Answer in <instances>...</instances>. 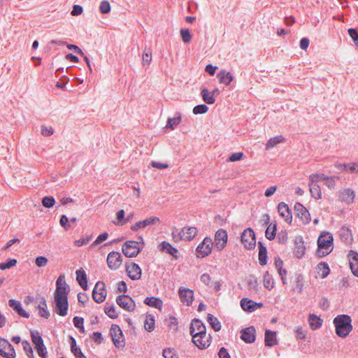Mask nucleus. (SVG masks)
<instances>
[{
    "instance_id": "50",
    "label": "nucleus",
    "mask_w": 358,
    "mask_h": 358,
    "mask_svg": "<svg viewBox=\"0 0 358 358\" xmlns=\"http://www.w3.org/2000/svg\"><path fill=\"white\" fill-rule=\"evenodd\" d=\"M55 203V200L52 196H45L42 199V204L45 208H52Z\"/></svg>"
},
{
    "instance_id": "29",
    "label": "nucleus",
    "mask_w": 358,
    "mask_h": 358,
    "mask_svg": "<svg viewBox=\"0 0 358 358\" xmlns=\"http://www.w3.org/2000/svg\"><path fill=\"white\" fill-rule=\"evenodd\" d=\"M144 303L150 307H154L159 310H162L163 306L162 301L155 296L146 297L144 300Z\"/></svg>"
},
{
    "instance_id": "16",
    "label": "nucleus",
    "mask_w": 358,
    "mask_h": 358,
    "mask_svg": "<svg viewBox=\"0 0 358 358\" xmlns=\"http://www.w3.org/2000/svg\"><path fill=\"white\" fill-rule=\"evenodd\" d=\"M178 294L181 301L186 306L192 305L194 299V292L189 288H180Z\"/></svg>"
},
{
    "instance_id": "53",
    "label": "nucleus",
    "mask_w": 358,
    "mask_h": 358,
    "mask_svg": "<svg viewBox=\"0 0 358 358\" xmlns=\"http://www.w3.org/2000/svg\"><path fill=\"white\" fill-rule=\"evenodd\" d=\"M327 176L323 173H313L309 176V181L317 183L320 180H324Z\"/></svg>"
},
{
    "instance_id": "40",
    "label": "nucleus",
    "mask_w": 358,
    "mask_h": 358,
    "mask_svg": "<svg viewBox=\"0 0 358 358\" xmlns=\"http://www.w3.org/2000/svg\"><path fill=\"white\" fill-rule=\"evenodd\" d=\"M31 337L33 343L35 345V347H39L43 344V340L40 334V333L37 331H31Z\"/></svg>"
},
{
    "instance_id": "3",
    "label": "nucleus",
    "mask_w": 358,
    "mask_h": 358,
    "mask_svg": "<svg viewBox=\"0 0 358 358\" xmlns=\"http://www.w3.org/2000/svg\"><path fill=\"white\" fill-rule=\"evenodd\" d=\"M332 245V235L329 232H322L317 239V256L323 257L329 255L333 250Z\"/></svg>"
},
{
    "instance_id": "17",
    "label": "nucleus",
    "mask_w": 358,
    "mask_h": 358,
    "mask_svg": "<svg viewBox=\"0 0 358 358\" xmlns=\"http://www.w3.org/2000/svg\"><path fill=\"white\" fill-rule=\"evenodd\" d=\"M201 334H207L206 326L200 320L194 319L190 325V334L193 336Z\"/></svg>"
},
{
    "instance_id": "48",
    "label": "nucleus",
    "mask_w": 358,
    "mask_h": 358,
    "mask_svg": "<svg viewBox=\"0 0 358 358\" xmlns=\"http://www.w3.org/2000/svg\"><path fill=\"white\" fill-rule=\"evenodd\" d=\"M145 227L155 225L160 222V219L158 217L151 216L143 220Z\"/></svg>"
},
{
    "instance_id": "44",
    "label": "nucleus",
    "mask_w": 358,
    "mask_h": 358,
    "mask_svg": "<svg viewBox=\"0 0 358 358\" xmlns=\"http://www.w3.org/2000/svg\"><path fill=\"white\" fill-rule=\"evenodd\" d=\"M104 311L106 314L110 318L115 319L118 317V313L113 305H108L105 306Z\"/></svg>"
},
{
    "instance_id": "52",
    "label": "nucleus",
    "mask_w": 358,
    "mask_h": 358,
    "mask_svg": "<svg viewBox=\"0 0 358 358\" xmlns=\"http://www.w3.org/2000/svg\"><path fill=\"white\" fill-rule=\"evenodd\" d=\"M83 324H84L83 318L78 317V316H76V317H73V324H74V326L76 328L79 329L80 330V331L83 332V333L85 332Z\"/></svg>"
},
{
    "instance_id": "31",
    "label": "nucleus",
    "mask_w": 358,
    "mask_h": 358,
    "mask_svg": "<svg viewBox=\"0 0 358 358\" xmlns=\"http://www.w3.org/2000/svg\"><path fill=\"white\" fill-rule=\"evenodd\" d=\"M259 263L260 265L264 266L267 264V250L266 248L264 246L263 243L259 242Z\"/></svg>"
},
{
    "instance_id": "43",
    "label": "nucleus",
    "mask_w": 358,
    "mask_h": 358,
    "mask_svg": "<svg viewBox=\"0 0 358 358\" xmlns=\"http://www.w3.org/2000/svg\"><path fill=\"white\" fill-rule=\"evenodd\" d=\"M264 306L262 302H255L252 299H248V313H252L258 308H261Z\"/></svg>"
},
{
    "instance_id": "7",
    "label": "nucleus",
    "mask_w": 358,
    "mask_h": 358,
    "mask_svg": "<svg viewBox=\"0 0 358 358\" xmlns=\"http://www.w3.org/2000/svg\"><path fill=\"white\" fill-rule=\"evenodd\" d=\"M110 334L115 347L118 348L124 347L125 342L124 336L119 326L113 324L110 327Z\"/></svg>"
},
{
    "instance_id": "35",
    "label": "nucleus",
    "mask_w": 358,
    "mask_h": 358,
    "mask_svg": "<svg viewBox=\"0 0 358 358\" xmlns=\"http://www.w3.org/2000/svg\"><path fill=\"white\" fill-rule=\"evenodd\" d=\"M155 317L152 315H146L145 321H144L145 329L149 332H151L155 329Z\"/></svg>"
},
{
    "instance_id": "5",
    "label": "nucleus",
    "mask_w": 358,
    "mask_h": 358,
    "mask_svg": "<svg viewBox=\"0 0 358 358\" xmlns=\"http://www.w3.org/2000/svg\"><path fill=\"white\" fill-rule=\"evenodd\" d=\"M139 241H128L122 247L124 255L127 257H136L143 249L145 242L142 236H140Z\"/></svg>"
},
{
    "instance_id": "51",
    "label": "nucleus",
    "mask_w": 358,
    "mask_h": 358,
    "mask_svg": "<svg viewBox=\"0 0 358 358\" xmlns=\"http://www.w3.org/2000/svg\"><path fill=\"white\" fill-rule=\"evenodd\" d=\"M110 4L107 0L102 1L99 6V10L103 14L108 13L110 11Z\"/></svg>"
},
{
    "instance_id": "22",
    "label": "nucleus",
    "mask_w": 358,
    "mask_h": 358,
    "mask_svg": "<svg viewBox=\"0 0 358 358\" xmlns=\"http://www.w3.org/2000/svg\"><path fill=\"white\" fill-rule=\"evenodd\" d=\"M217 77L219 79L220 83L227 86L229 85L234 79L232 74L229 71H227L224 69H222L217 73Z\"/></svg>"
},
{
    "instance_id": "26",
    "label": "nucleus",
    "mask_w": 358,
    "mask_h": 358,
    "mask_svg": "<svg viewBox=\"0 0 358 358\" xmlns=\"http://www.w3.org/2000/svg\"><path fill=\"white\" fill-rule=\"evenodd\" d=\"M285 138L282 135H278L271 138L265 145L266 150H270L273 148L277 145L284 143Z\"/></svg>"
},
{
    "instance_id": "2",
    "label": "nucleus",
    "mask_w": 358,
    "mask_h": 358,
    "mask_svg": "<svg viewBox=\"0 0 358 358\" xmlns=\"http://www.w3.org/2000/svg\"><path fill=\"white\" fill-rule=\"evenodd\" d=\"M351 317L348 315H339L333 321L336 334L341 338H346L352 330Z\"/></svg>"
},
{
    "instance_id": "41",
    "label": "nucleus",
    "mask_w": 358,
    "mask_h": 358,
    "mask_svg": "<svg viewBox=\"0 0 358 358\" xmlns=\"http://www.w3.org/2000/svg\"><path fill=\"white\" fill-rule=\"evenodd\" d=\"M252 290L255 294H257L259 292V283L252 275L248 278V289Z\"/></svg>"
},
{
    "instance_id": "8",
    "label": "nucleus",
    "mask_w": 358,
    "mask_h": 358,
    "mask_svg": "<svg viewBox=\"0 0 358 358\" xmlns=\"http://www.w3.org/2000/svg\"><path fill=\"white\" fill-rule=\"evenodd\" d=\"M192 342L200 350L207 349L211 344L212 336L210 334L193 335Z\"/></svg>"
},
{
    "instance_id": "33",
    "label": "nucleus",
    "mask_w": 358,
    "mask_h": 358,
    "mask_svg": "<svg viewBox=\"0 0 358 358\" xmlns=\"http://www.w3.org/2000/svg\"><path fill=\"white\" fill-rule=\"evenodd\" d=\"M317 273L322 278H326L330 272L329 265L326 262H321L317 266Z\"/></svg>"
},
{
    "instance_id": "37",
    "label": "nucleus",
    "mask_w": 358,
    "mask_h": 358,
    "mask_svg": "<svg viewBox=\"0 0 358 358\" xmlns=\"http://www.w3.org/2000/svg\"><path fill=\"white\" fill-rule=\"evenodd\" d=\"M160 249L162 250L166 251L169 255L173 257H176L178 251L176 248L173 247L169 243L166 241H162L160 245Z\"/></svg>"
},
{
    "instance_id": "62",
    "label": "nucleus",
    "mask_w": 358,
    "mask_h": 358,
    "mask_svg": "<svg viewBox=\"0 0 358 358\" xmlns=\"http://www.w3.org/2000/svg\"><path fill=\"white\" fill-rule=\"evenodd\" d=\"M296 289L299 292H301L303 288V278L301 275H299L296 278Z\"/></svg>"
},
{
    "instance_id": "6",
    "label": "nucleus",
    "mask_w": 358,
    "mask_h": 358,
    "mask_svg": "<svg viewBox=\"0 0 358 358\" xmlns=\"http://www.w3.org/2000/svg\"><path fill=\"white\" fill-rule=\"evenodd\" d=\"M213 245L212 239L206 236L203 241L198 245L196 249V256L198 258H204L208 256L211 253Z\"/></svg>"
},
{
    "instance_id": "20",
    "label": "nucleus",
    "mask_w": 358,
    "mask_h": 358,
    "mask_svg": "<svg viewBox=\"0 0 358 358\" xmlns=\"http://www.w3.org/2000/svg\"><path fill=\"white\" fill-rule=\"evenodd\" d=\"M348 257L352 273L355 276L358 277V253L353 250H350Z\"/></svg>"
},
{
    "instance_id": "14",
    "label": "nucleus",
    "mask_w": 358,
    "mask_h": 358,
    "mask_svg": "<svg viewBox=\"0 0 358 358\" xmlns=\"http://www.w3.org/2000/svg\"><path fill=\"white\" fill-rule=\"evenodd\" d=\"M228 236L227 231L223 229L217 230L215 234V246L218 250H223L227 243Z\"/></svg>"
},
{
    "instance_id": "30",
    "label": "nucleus",
    "mask_w": 358,
    "mask_h": 358,
    "mask_svg": "<svg viewBox=\"0 0 358 358\" xmlns=\"http://www.w3.org/2000/svg\"><path fill=\"white\" fill-rule=\"evenodd\" d=\"M277 344L276 333L271 330H266L265 332V345L272 347Z\"/></svg>"
},
{
    "instance_id": "18",
    "label": "nucleus",
    "mask_w": 358,
    "mask_h": 358,
    "mask_svg": "<svg viewBox=\"0 0 358 358\" xmlns=\"http://www.w3.org/2000/svg\"><path fill=\"white\" fill-rule=\"evenodd\" d=\"M338 195L341 201L350 204L354 202L355 192L350 188H346L339 191Z\"/></svg>"
},
{
    "instance_id": "24",
    "label": "nucleus",
    "mask_w": 358,
    "mask_h": 358,
    "mask_svg": "<svg viewBox=\"0 0 358 358\" xmlns=\"http://www.w3.org/2000/svg\"><path fill=\"white\" fill-rule=\"evenodd\" d=\"M76 280L78 284L83 289L87 288V280L85 271L83 268H80L76 271Z\"/></svg>"
},
{
    "instance_id": "11",
    "label": "nucleus",
    "mask_w": 358,
    "mask_h": 358,
    "mask_svg": "<svg viewBox=\"0 0 358 358\" xmlns=\"http://www.w3.org/2000/svg\"><path fill=\"white\" fill-rule=\"evenodd\" d=\"M106 296V291L105 289V284L103 282H97L92 292V297L95 302H103Z\"/></svg>"
},
{
    "instance_id": "39",
    "label": "nucleus",
    "mask_w": 358,
    "mask_h": 358,
    "mask_svg": "<svg viewBox=\"0 0 358 358\" xmlns=\"http://www.w3.org/2000/svg\"><path fill=\"white\" fill-rule=\"evenodd\" d=\"M71 352L76 358H86L83 354L80 348L76 345V340L71 337Z\"/></svg>"
},
{
    "instance_id": "56",
    "label": "nucleus",
    "mask_w": 358,
    "mask_h": 358,
    "mask_svg": "<svg viewBox=\"0 0 358 358\" xmlns=\"http://www.w3.org/2000/svg\"><path fill=\"white\" fill-rule=\"evenodd\" d=\"M108 234L106 232H104V233L99 235L98 237L96 238V239L91 245V247H95L97 245L101 243L102 242L106 241L108 238Z\"/></svg>"
},
{
    "instance_id": "27",
    "label": "nucleus",
    "mask_w": 358,
    "mask_h": 358,
    "mask_svg": "<svg viewBox=\"0 0 358 358\" xmlns=\"http://www.w3.org/2000/svg\"><path fill=\"white\" fill-rule=\"evenodd\" d=\"M263 285L264 287L268 289L271 290L274 288L275 282L271 274L269 273L268 271H266L263 275Z\"/></svg>"
},
{
    "instance_id": "23",
    "label": "nucleus",
    "mask_w": 358,
    "mask_h": 358,
    "mask_svg": "<svg viewBox=\"0 0 358 358\" xmlns=\"http://www.w3.org/2000/svg\"><path fill=\"white\" fill-rule=\"evenodd\" d=\"M37 308L38 309V315L45 319H48L50 316V313L48 310L46 301L44 297L40 298Z\"/></svg>"
},
{
    "instance_id": "36",
    "label": "nucleus",
    "mask_w": 358,
    "mask_h": 358,
    "mask_svg": "<svg viewBox=\"0 0 358 358\" xmlns=\"http://www.w3.org/2000/svg\"><path fill=\"white\" fill-rule=\"evenodd\" d=\"M176 114L178 115L177 117L173 118L169 117L167 120L166 128L173 130L180 123L182 120L181 115L180 113H177Z\"/></svg>"
},
{
    "instance_id": "45",
    "label": "nucleus",
    "mask_w": 358,
    "mask_h": 358,
    "mask_svg": "<svg viewBox=\"0 0 358 358\" xmlns=\"http://www.w3.org/2000/svg\"><path fill=\"white\" fill-rule=\"evenodd\" d=\"M22 346L28 357L34 358L32 348L27 341H23L22 342Z\"/></svg>"
},
{
    "instance_id": "19",
    "label": "nucleus",
    "mask_w": 358,
    "mask_h": 358,
    "mask_svg": "<svg viewBox=\"0 0 358 358\" xmlns=\"http://www.w3.org/2000/svg\"><path fill=\"white\" fill-rule=\"evenodd\" d=\"M278 210L280 215L283 217L285 222L291 223L292 220V215L288 206L284 203L280 202L278 206Z\"/></svg>"
},
{
    "instance_id": "15",
    "label": "nucleus",
    "mask_w": 358,
    "mask_h": 358,
    "mask_svg": "<svg viewBox=\"0 0 358 358\" xmlns=\"http://www.w3.org/2000/svg\"><path fill=\"white\" fill-rule=\"evenodd\" d=\"M126 271L129 277L133 280H138L141 277V268L134 262L126 264Z\"/></svg>"
},
{
    "instance_id": "32",
    "label": "nucleus",
    "mask_w": 358,
    "mask_h": 358,
    "mask_svg": "<svg viewBox=\"0 0 358 358\" xmlns=\"http://www.w3.org/2000/svg\"><path fill=\"white\" fill-rule=\"evenodd\" d=\"M340 236L347 243H351L352 241V231L348 227L343 226L341 227L340 229Z\"/></svg>"
},
{
    "instance_id": "4",
    "label": "nucleus",
    "mask_w": 358,
    "mask_h": 358,
    "mask_svg": "<svg viewBox=\"0 0 358 358\" xmlns=\"http://www.w3.org/2000/svg\"><path fill=\"white\" fill-rule=\"evenodd\" d=\"M197 234V228L189 226L184 227L180 230L174 228L171 232L172 240L175 243H178L180 241H192Z\"/></svg>"
},
{
    "instance_id": "57",
    "label": "nucleus",
    "mask_w": 358,
    "mask_h": 358,
    "mask_svg": "<svg viewBox=\"0 0 358 358\" xmlns=\"http://www.w3.org/2000/svg\"><path fill=\"white\" fill-rule=\"evenodd\" d=\"M255 329L254 327L251 326L248 327V343H253L255 341Z\"/></svg>"
},
{
    "instance_id": "55",
    "label": "nucleus",
    "mask_w": 358,
    "mask_h": 358,
    "mask_svg": "<svg viewBox=\"0 0 358 358\" xmlns=\"http://www.w3.org/2000/svg\"><path fill=\"white\" fill-rule=\"evenodd\" d=\"M152 61V52L150 50L144 52L142 57V64L143 66H148Z\"/></svg>"
},
{
    "instance_id": "9",
    "label": "nucleus",
    "mask_w": 358,
    "mask_h": 358,
    "mask_svg": "<svg viewBox=\"0 0 358 358\" xmlns=\"http://www.w3.org/2000/svg\"><path fill=\"white\" fill-rule=\"evenodd\" d=\"M0 355L5 358H15L16 355L13 345L2 338H0Z\"/></svg>"
},
{
    "instance_id": "42",
    "label": "nucleus",
    "mask_w": 358,
    "mask_h": 358,
    "mask_svg": "<svg viewBox=\"0 0 358 358\" xmlns=\"http://www.w3.org/2000/svg\"><path fill=\"white\" fill-rule=\"evenodd\" d=\"M276 235V225L275 224L271 223L267 227L265 236L266 238L271 241L273 240Z\"/></svg>"
},
{
    "instance_id": "47",
    "label": "nucleus",
    "mask_w": 358,
    "mask_h": 358,
    "mask_svg": "<svg viewBox=\"0 0 358 358\" xmlns=\"http://www.w3.org/2000/svg\"><path fill=\"white\" fill-rule=\"evenodd\" d=\"M164 358H178L176 350L173 348H166L162 352Z\"/></svg>"
},
{
    "instance_id": "25",
    "label": "nucleus",
    "mask_w": 358,
    "mask_h": 358,
    "mask_svg": "<svg viewBox=\"0 0 358 358\" xmlns=\"http://www.w3.org/2000/svg\"><path fill=\"white\" fill-rule=\"evenodd\" d=\"M308 186L311 196L315 199H320L322 192L320 185L316 182L309 181Z\"/></svg>"
},
{
    "instance_id": "21",
    "label": "nucleus",
    "mask_w": 358,
    "mask_h": 358,
    "mask_svg": "<svg viewBox=\"0 0 358 358\" xmlns=\"http://www.w3.org/2000/svg\"><path fill=\"white\" fill-rule=\"evenodd\" d=\"M8 305L10 308H12L15 312L18 313L21 317L28 318L29 317V314L27 313L22 306L21 303L19 301L15 299H10L8 301Z\"/></svg>"
},
{
    "instance_id": "54",
    "label": "nucleus",
    "mask_w": 358,
    "mask_h": 358,
    "mask_svg": "<svg viewBox=\"0 0 358 358\" xmlns=\"http://www.w3.org/2000/svg\"><path fill=\"white\" fill-rule=\"evenodd\" d=\"M17 264V260L15 259H9L6 262H3L0 264V269L6 270L8 269L13 266H15Z\"/></svg>"
},
{
    "instance_id": "49",
    "label": "nucleus",
    "mask_w": 358,
    "mask_h": 358,
    "mask_svg": "<svg viewBox=\"0 0 358 358\" xmlns=\"http://www.w3.org/2000/svg\"><path fill=\"white\" fill-rule=\"evenodd\" d=\"M208 110V107L205 104L197 105L193 108V113L195 115L204 114Z\"/></svg>"
},
{
    "instance_id": "58",
    "label": "nucleus",
    "mask_w": 358,
    "mask_h": 358,
    "mask_svg": "<svg viewBox=\"0 0 358 358\" xmlns=\"http://www.w3.org/2000/svg\"><path fill=\"white\" fill-rule=\"evenodd\" d=\"M48 259L43 256H39L36 258L35 263L38 267H44L48 264Z\"/></svg>"
},
{
    "instance_id": "12",
    "label": "nucleus",
    "mask_w": 358,
    "mask_h": 358,
    "mask_svg": "<svg viewBox=\"0 0 358 358\" xmlns=\"http://www.w3.org/2000/svg\"><path fill=\"white\" fill-rule=\"evenodd\" d=\"M116 302L119 306L129 312L135 310L136 304L133 299L128 295H120L117 297Z\"/></svg>"
},
{
    "instance_id": "38",
    "label": "nucleus",
    "mask_w": 358,
    "mask_h": 358,
    "mask_svg": "<svg viewBox=\"0 0 358 358\" xmlns=\"http://www.w3.org/2000/svg\"><path fill=\"white\" fill-rule=\"evenodd\" d=\"M207 321L215 331H218L221 329L222 326L220 321L217 320V317H214L212 314H208Z\"/></svg>"
},
{
    "instance_id": "46",
    "label": "nucleus",
    "mask_w": 358,
    "mask_h": 358,
    "mask_svg": "<svg viewBox=\"0 0 358 358\" xmlns=\"http://www.w3.org/2000/svg\"><path fill=\"white\" fill-rule=\"evenodd\" d=\"M180 33L182 40L185 43H188L191 41L192 36L188 29H182Z\"/></svg>"
},
{
    "instance_id": "63",
    "label": "nucleus",
    "mask_w": 358,
    "mask_h": 358,
    "mask_svg": "<svg viewBox=\"0 0 358 358\" xmlns=\"http://www.w3.org/2000/svg\"><path fill=\"white\" fill-rule=\"evenodd\" d=\"M348 32L355 43L358 45V33L357 30L354 28H350L348 29Z\"/></svg>"
},
{
    "instance_id": "1",
    "label": "nucleus",
    "mask_w": 358,
    "mask_h": 358,
    "mask_svg": "<svg viewBox=\"0 0 358 358\" xmlns=\"http://www.w3.org/2000/svg\"><path fill=\"white\" fill-rule=\"evenodd\" d=\"M69 289L65 281V275H60L56 281V290L54 301L55 303V311L60 316H66L68 313L67 295Z\"/></svg>"
},
{
    "instance_id": "61",
    "label": "nucleus",
    "mask_w": 358,
    "mask_h": 358,
    "mask_svg": "<svg viewBox=\"0 0 358 358\" xmlns=\"http://www.w3.org/2000/svg\"><path fill=\"white\" fill-rule=\"evenodd\" d=\"M336 177L335 176H333V177H328L327 176L326 178H325V185L329 188V189H334L335 188V186H336V181H335V178Z\"/></svg>"
},
{
    "instance_id": "28",
    "label": "nucleus",
    "mask_w": 358,
    "mask_h": 358,
    "mask_svg": "<svg viewBox=\"0 0 358 358\" xmlns=\"http://www.w3.org/2000/svg\"><path fill=\"white\" fill-rule=\"evenodd\" d=\"M308 322L311 329L315 330L321 327L322 320L315 314H310L308 317Z\"/></svg>"
},
{
    "instance_id": "13",
    "label": "nucleus",
    "mask_w": 358,
    "mask_h": 358,
    "mask_svg": "<svg viewBox=\"0 0 358 358\" xmlns=\"http://www.w3.org/2000/svg\"><path fill=\"white\" fill-rule=\"evenodd\" d=\"M296 216L303 224H308L310 221V215L308 210L300 203H296L294 207Z\"/></svg>"
},
{
    "instance_id": "10",
    "label": "nucleus",
    "mask_w": 358,
    "mask_h": 358,
    "mask_svg": "<svg viewBox=\"0 0 358 358\" xmlns=\"http://www.w3.org/2000/svg\"><path fill=\"white\" fill-rule=\"evenodd\" d=\"M122 263V257L120 252H110L107 257V264L111 270L118 269Z\"/></svg>"
},
{
    "instance_id": "60",
    "label": "nucleus",
    "mask_w": 358,
    "mask_h": 358,
    "mask_svg": "<svg viewBox=\"0 0 358 358\" xmlns=\"http://www.w3.org/2000/svg\"><path fill=\"white\" fill-rule=\"evenodd\" d=\"M305 250H306V248H305V246L303 245H302V244L297 245L295 247V250H294L295 255L298 258H301L304 255Z\"/></svg>"
},
{
    "instance_id": "34",
    "label": "nucleus",
    "mask_w": 358,
    "mask_h": 358,
    "mask_svg": "<svg viewBox=\"0 0 358 358\" xmlns=\"http://www.w3.org/2000/svg\"><path fill=\"white\" fill-rule=\"evenodd\" d=\"M203 100L208 104H213L215 102L214 92H209L204 88L201 92Z\"/></svg>"
},
{
    "instance_id": "59",
    "label": "nucleus",
    "mask_w": 358,
    "mask_h": 358,
    "mask_svg": "<svg viewBox=\"0 0 358 358\" xmlns=\"http://www.w3.org/2000/svg\"><path fill=\"white\" fill-rule=\"evenodd\" d=\"M92 239V236H87L86 238H81L80 239L76 240L74 241V244L77 247H81L84 245L87 244L90 240Z\"/></svg>"
},
{
    "instance_id": "64",
    "label": "nucleus",
    "mask_w": 358,
    "mask_h": 358,
    "mask_svg": "<svg viewBox=\"0 0 358 358\" xmlns=\"http://www.w3.org/2000/svg\"><path fill=\"white\" fill-rule=\"evenodd\" d=\"M41 133L44 136H50L53 134V129L52 127L41 126Z\"/></svg>"
}]
</instances>
